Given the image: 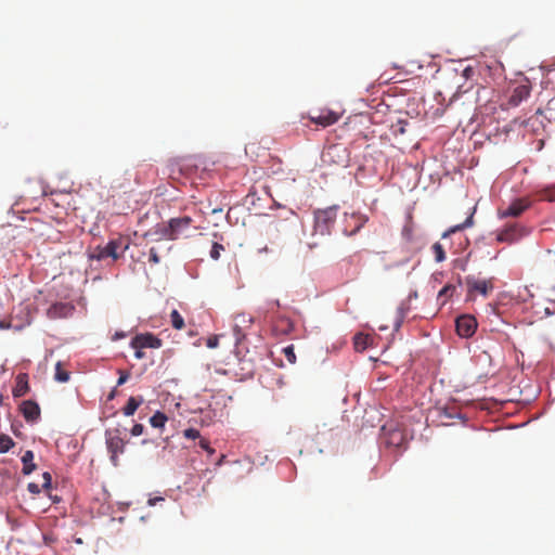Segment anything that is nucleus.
<instances>
[{
	"label": "nucleus",
	"instance_id": "nucleus-1",
	"mask_svg": "<svg viewBox=\"0 0 555 555\" xmlns=\"http://www.w3.org/2000/svg\"><path fill=\"white\" fill-rule=\"evenodd\" d=\"M129 246V237L119 235L118 237L111 240L105 246H96L89 254V259L101 261L106 258H112L114 261H116L124 257Z\"/></svg>",
	"mask_w": 555,
	"mask_h": 555
},
{
	"label": "nucleus",
	"instance_id": "nucleus-2",
	"mask_svg": "<svg viewBox=\"0 0 555 555\" xmlns=\"http://www.w3.org/2000/svg\"><path fill=\"white\" fill-rule=\"evenodd\" d=\"M337 209L328 207L326 209H319L314 212V234L328 235L335 223Z\"/></svg>",
	"mask_w": 555,
	"mask_h": 555
},
{
	"label": "nucleus",
	"instance_id": "nucleus-3",
	"mask_svg": "<svg viewBox=\"0 0 555 555\" xmlns=\"http://www.w3.org/2000/svg\"><path fill=\"white\" fill-rule=\"evenodd\" d=\"M105 440L111 462L114 466H118V455L124 453L126 442L120 437L119 430L106 431Z\"/></svg>",
	"mask_w": 555,
	"mask_h": 555
},
{
	"label": "nucleus",
	"instance_id": "nucleus-4",
	"mask_svg": "<svg viewBox=\"0 0 555 555\" xmlns=\"http://www.w3.org/2000/svg\"><path fill=\"white\" fill-rule=\"evenodd\" d=\"M526 235V230L524 227L519 225L517 222H513L507 224L503 230H501L498 235L496 240L499 242L503 243H514L517 242L519 238Z\"/></svg>",
	"mask_w": 555,
	"mask_h": 555
},
{
	"label": "nucleus",
	"instance_id": "nucleus-5",
	"mask_svg": "<svg viewBox=\"0 0 555 555\" xmlns=\"http://www.w3.org/2000/svg\"><path fill=\"white\" fill-rule=\"evenodd\" d=\"M339 118L340 114L328 108H322L319 109L317 114L309 115V119L311 122L320 125L324 128L336 124L339 120Z\"/></svg>",
	"mask_w": 555,
	"mask_h": 555
},
{
	"label": "nucleus",
	"instance_id": "nucleus-6",
	"mask_svg": "<svg viewBox=\"0 0 555 555\" xmlns=\"http://www.w3.org/2000/svg\"><path fill=\"white\" fill-rule=\"evenodd\" d=\"M456 332L461 337H472L477 330V321L473 315L464 314L456 319Z\"/></svg>",
	"mask_w": 555,
	"mask_h": 555
},
{
	"label": "nucleus",
	"instance_id": "nucleus-7",
	"mask_svg": "<svg viewBox=\"0 0 555 555\" xmlns=\"http://www.w3.org/2000/svg\"><path fill=\"white\" fill-rule=\"evenodd\" d=\"M130 345L133 349H157L162 347V339L152 333L139 334L132 338Z\"/></svg>",
	"mask_w": 555,
	"mask_h": 555
},
{
	"label": "nucleus",
	"instance_id": "nucleus-8",
	"mask_svg": "<svg viewBox=\"0 0 555 555\" xmlns=\"http://www.w3.org/2000/svg\"><path fill=\"white\" fill-rule=\"evenodd\" d=\"M75 307L70 302H55L47 310L50 320L66 319L73 315Z\"/></svg>",
	"mask_w": 555,
	"mask_h": 555
},
{
	"label": "nucleus",
	"instance_id": "nucleus-9",
	"mask_svg": "<svg viewBox=\"0 0 555 555\" xmlns=\"http://www.w3.org/2000/svg\"><path fill=\"white\" fill-rule=\"evenodd\" d=\"M143 237L150 240L151 242H159L162 240H170L172 238V233L170 232L168 223H158L149 231L143 234Z\"/></svg>",
	"mask_w": 555,
	"mask_h": 555
},
{
	"label": "nucleus",
	"instance_id": "nucleus-10",
	"mask_svg": "<svg viewBox=\"0 0 555 555\" xmlns=\"http://www.w3.org/2000/svg\"><path fill=\"white\" fill-rule=\"evenodd\" d=\"M465 283L467 285L469 294L479 293L482 296L487 297L489 292H491L493 289V285H492L491 281L479 280L473 275L466 276Z\"/></svg>",
	"mask_w": 555,
	"mask_h": 555
},
{
	"label": "nucleus",
	"instance_id": "nucleus-11",
	"mask_svg": "<svg viewBox=\"0 0 555 555\" xmlns=\"http://www.w3.org/2000/svg\"><path fill=\"white\" fill-rule=\"evenodd\" d=\"M529 201L525 198H518L512 202L507 208L500 209L499 215L501 218L518 217L529 207Z\"/></svg>",
	"mask_w": 555,
	"mask_h": 555
},
{
	"label": "nucleus",
	"instance_id": "nucleus-12",
	"mask_svg": "<svg viewBox=\"0 0 555 555\" xmlns=\"http://www.w3.org/2000/svg\"><path fill=\"white\" fill-rule=\"evenodd\" d=\"M192 218L188 216L170 219L168 225L173 241L179 238L190 228Z\"/></svg>",
	"mask_w": 555,
	"mask_h": 555
},
{
	"label": "nucleus",
	"instance_id": "nucleus-13",
	"mask_svg": "<svg viewBox=\"0 0 555 555\" xmlns=\"http://www.w3.org/2000/svg\"><path fill=\"white\" fill-rule=\"evenodd\" d=\"M20 411L28 423H35L40 417V408L33 400L23 401L20 405Z\"/></svg>",
	"mask_w": 555,
	"mask_h": 555
},
{
	"label": "nucleus",
	"instance_id": "nucleus-14",
	"mask_svg": "<svg viewBox=\"0 0 555 555\" xmlns=\"http://www.w3.org/2000/svg\"><path fill=\"white\" fill-rule=\"evenodd\" d=\"M530 92H531V87L528 81L525 83L517 85L513 89L511 96L508 99L509 105L518 106L522 101L528 99V96L530 95Z\"/></svg>",
	"mask_w": 555,
	"mask_h": 555
},
{
	"label": "nucleus",
	"instance_id": "nucleus-15",
	"mask_svg": "<svg viewBox=\"0 0 555 555\" xmlns=\"http://www.w3.org/2000/svg\"><path fill=\"white\" fill-rule=\"evenodd\" d=\"M29 390L28 376L25 373H21L16 376L15 386L13 388V396L20 398L25 396Z\"/></svg>",
	"mask_w": 555,
	"mask_h": 555
},
{
	"label": "nucleus",
	"instance_id": "nucleus-16",
	"mask_svg": "<svg viewBox=\"0 0 555 555\" xmlns=\"http://www.w3.org/2000/svg\"><path fill=\"white\" fill-rule=\"evenodd\" d=\"M142 397H130L126 403V405L122 408V413L126 416H131L135 413L138 408L143 403Z\"/></svg>",
	"mask_w": 555,
	"mask_h": 555
},
{
	"label": "nucleus",
	"instance_id": "nucleus-17",
	"mask_svg": "<svg viewBox=\"0 0 555 555\" xmlns=\"http://www.w3.org/2000/svg\"><path fill=\"white\" fill-rule=\"evenodd\" d=\"M456 287L453 284L443 286L437 296V301L440 306H444L448 300L454 295Z\"/></svg>",
	"mask_w": 555,
	"mask_h": 555
},
{
	"label": "nucleus",
	"instance_id": "nucleus-18",
	"mask_svg": "<svg viewBox=\"0 0 555 555\" xmlns=\"http://www.w3.org/2000/svg\"><path fill=\"white\" fill-rule=\"evenodd\" d=\"M274 330L283 335H288L294 330V323L291 319L283 317L278 320Z\"/></svg>",
	"mask_w": 555,
	"mask_h": 555
},
{
	"label": "nucleus",
	"instance_id": "nucleus-19",
	"mask_svg": "<svg viewBox=\"0 0 555 555\" xmlns=\"http://www.w3.org/2000/svg\"><path fill=\"white\" fill-rule=\"evenodd\" d=\"M372 340H373V338L367 334H363V333L357 334L353 337V344H354L356 350H358V351L365 350L371 345Z\"/></svg>",
	"mask_w": 555,
	"mask_h": 555
},
{
	"label": "nucleus",
	"instance_id": "nucleus-20",
	"mask_svg": "<svg viewBox=\"0 0 555 555\" xmlns=\"http://www.w3.org/2000/svg\"><path fill=\"white\" fill-rule=\"evenodd\" d=\"M23 463V474L29 475L36 469V465L34 464V453L33 451H26L22 456Z\"/></svg>",
	"mask_w": 555,
	"mask_h": 555
},
{
	"label": "nucleus",
	"instance_id": "nucleus-21",
	"mask_svg": "<svg viewBox=\"0 0 555 555\" xmlns=\"http://www.w3.org/2000/svg\"><path fill=\"white\" fill-rule=\"evenodd\" d=\"M54 378L60 383H67L70 378V373L63 369V364L60 361L55 364Z\"/></svg>",
	"mask_w": 555,
	"mask_h": 555
},
{
	"label": "nucleus",
	"instance_id": "nucleus-22",
	"mask_svg": "<svg viewBox=\"0 0 555 555\" xmlns=\"http://www.w3.org/2000/svg\"><path fill=\"white\" fill-rule=\"evenodd\" d=\"M171 325L176 330H182L184 327V319L178 312V310H172L170 313Z\"/></svg>",
	"mask_w": 555,
	"mask_h": 555
},
{
	"label": "nucleus",
	"instance_id": "nucleus-23",
	"mask_svg": "<svg viewBox=\"0 0 555 555\" xmlns=\"http://www.w3.org/2000/svg\"><path fill=\"white\" fill-rule=\"evenodd\" d=\"M167 416L162 413V412H156L151 418H150V424L155 427V428H159V427H164L166 422H167Z\"/></svg>",
	"mask_w": 555,
	"mask_h": 555
},
{
	"label": "nucleus",
	"instance_id": "nucleus-24",
	"mask_svg": "<svg viewBox=\"0 0 555 555\" xmlns=\"http://www.w3.org/2000/svg\"><path fill=\"white\" fill-rule=\"evenodd\" d=\"M473 224V216H469L463 223L461 224H457V225H454L452 228H450L444 234H443V237L448 236L449 234L451 233H455L457 231H462L464 230L465 228H468Z\"/></svg>",
	"mask_w": 555,
	"mask_h": 555
},
{
	"label": "nucleus",
	"instance_id": "nucleus-25",
	"mask_svg": "<svg viewBox=\"0 0 555 555\" xmlns=\"http://www.w3.org/2000/svg\"><path fill=\"white\" fill-rule=\"evenodd\" d=\"M14 446V441L8 435L0 436V453L8 452Z\"/></svg>",
	"mask_w": 555,
	"mask_h": 555
},
{
	"label": "nucleus",
	"instance_id": "nucleus-26",
	"mask_svg": "<svg viewBox=\"0 0 555 555\" xmlns=\"http://www.w3.org/2000/svg\"><path fill=\"white\" fill-rule=\"evenodd\" d=\"M433 249V253H434V256H435V260L437 262H442L444 259H446V253H444V249L442 247V245L440 243H435L431 247Z\"/></svg>",
	"mask_w": 555,
	"mask_h": 555
},
{
	"label": "nucleus",
	"instance_id": "nucleus-27",
	"mask_svg": "<svg viewBox=\"0 0 555 555\" xmlns=\"http://www.w3.org/2000/svg\"><path fill=\"white\" fill-rule=\"evenodd\" d=\"M282 352L284 353L285 359L288 361V363H291V364L296 363V354H295L293 345H289V346L283 348Z\"/></svg>",
	"mask_w": 555,
	"mask_h": 555
},
{
	"label": "nucleus",
	"instance_id": "nucleus-28",
	"mask_svg": "<svg viewBox=\"0 0 555 555\" xmlns=\"http://www.w3.org/2000/svg\"><path fill=\"white\" fill-rule=\"evenodd\" d=\"M223 250H224L223 245H221L219 243H214L211 246V249H210V257L214 260H218L220 258L221 251H223Z\"/></svg>",
	"mask_w": 555,
	"mask_h": 555
},
{
	"label": "nucleus",
	"instance_id": "nucleus-29",
	"mask_svg": "<svg viewBox=\"0 0 555 555\" xmlns=\"http://www.w3.org/2000/svg\"><path fill=\"white\" fill-rule=\"evenodd\" d=\"M183 437L186 439L195 440L197 438H201V434L195 428H186L183 430Z\"/></svg>",
	"mask_w": 555,
	"mask_h": 555
},
{
	"label": "nucleus",
	"instance_id": "nucleus-30",
	"mask_svg": "<svg viewBox=\"0 0 555 555\" xmlns=\"http://www.w3.org/2000/svg\"><path fill=\"white\" fill-rule=\"evenodd\" d=\"M546 112L548 113V119H555V96L547 102Z\"/></svg>",
	"mask_w": 555,
	"mask_h": 555
},
{
	"label": "nucleus",
	"instance_id": "nucleus-31",
	"mask_svg": "<svg viewBox=\"0 0 555 555\" xmlns=\"http://www.w3.org/2000/svg\"><path fill=\"white\" fill-rule=\"evenodd\" d=\"M439 416L442 420L443 418L452 420L456 416V413L449 412V410L447 408H443V409H439Z\"/></svg>",
	"mask_w": 555,
	"mask_h": 555
},
{
	"label": "nucleus",
	"instance_id": "nucleus-32",
	"mask_svg": "<svg viewBox=\"0 0 555 555\" xmlns=\"http://www.w3.org/2000/svg\"><path fill=\"white\" fill-rule=\"evenodd\" d=\"M149 261H150L151 263H154V264H157V263H159V261H160L159 256H158V254H157V250H156V248H154V247H152V248L150 249V257H149Z\"/></svg>",
	"mask_w": 555,
	"mask_h": 555
},
{
	"label": "nucleus",
	"instance_id": "nucleus-33",
	"mask_svg": "<svg viewBox=\"0 0 555 555\" xmlns=\"http://www.w3.org/2000/svg\"><path fill=\"white\" fill-rule=\"evenodd\" d=\"M544 198L550 202H555V186L545 190Z\"/></svg>",
	"mask_w": 555,
	"mask_h": 555
},
{
	"label": "nucleus",
	"instance_id": "nucleus-34",
	"mask_svg": "<svg viewBox=\"0 0 555 555\" xmlns=\"http://www.w3.org/2000/svg\"><path fill=\"white\" fill-rule=\"evenodd\" d=\"M144 431V426L142 424H134L131 428L132 436H140Z\"/></svg>",
	"mask_w": 555,
	"mask_h": 555
},
{
	"label": "nucleus",
	"instance_id": "nucleus-35",
	"mask_svg": "<svg viewBox=\"0 0 555 555\" xmlns=\"http://www.w3.org/2000/svg\"><path fill=\"white\" fill-rule=\"evenodd\" d=\"M391 443H395L396 446H400L401 441H402V435L400 431H393L391 434Z\"/></svg>",
	"mask_w": 555,
	"mask_h": 555
},
{
	"label": "nucleus",
	"instance_id": "nucleus-36",
	"mask_svg": "<svg viewBox=\"0 0 555 555\" xmlns=\"http://www.w3.org/2000/svg\"><path fill=\"white\" fill-rule=\"evenodd\" d=\"M42 477H43L42 488L43 489H49L51 487V481H52L51 474L46 472V473H43Z\"/></svg>",
	"mask_w": 555,
	"mask_h": 555
},
{
	"label": "nucleus",
	"instance_id": "nucleus-37",
	"mask_svg": "<svg viewBox=\"0 0 555 555\" xmlns=\"http://www.w3.org/2000/svg\"><path fill=\"white\" fill-rule=\"evenodd\" d=\"M119 374L120 375H119V378L117 380V385L121 386V385H124L128 380L130 374L128 372H126V371H119Z\"/></svg>",
	"mask_w": 555,
	"mask_h": 555
},
{
	"label": "nucleus",
	"instance_id": "nucleus-38",
	"mask_svg": "<svg viewBox=\"0 0 555 555\" xmlns=\"http://www.w3.org/2000/svg\"><path fill=\"white\" fill-rule=\"evenodd\" d=\"M27 489L33 494H38L41 491V488L39 487V485H37L35 482L28 483Z\"/></svg>",
	"mask_w": 555,
	"mask_h": 555
},
{
	"label": "nucleus",
	"instance_id": "nucleus-39",
	"mask_svg": "<svg viewBox=\"0 0 555 555\" xmlns=\"http://www.w3.org/2000/svg\"><path fill=\"white\" fill-rule=\"evenodd\" d=\"M219 338L218 336H211L207 339V347L208 348H216L218 346Z\"/></svg>",
	"mask_w": 555,
	"mask_h": 555
},
{
	"label": "nucleus",
	"instance_id": "nucleus-40",
	"mask_svg": "<svg viewBox=\"0 0 555 555\" xmlns=\"http://www.w3.org/2000/svg\"><path fill=\"white\" fill-rule=\"evenodd\" d=\"M199 447L203 449V450H206V449H209V441L205 438H199V442H198Z\"/></svg>",
	"mask_w": 555,
	"mask_h": 555
},
{
	"label": "nucleus",
	"instance_id": "nucleus-41",
	"mask_svg": "<svg viewBox=\"0 0 555 555\" xmlns=\"http://www.w3.org/2000/svg\"><path fill=\"white\" fill-rule=\"evenodd\" d=\"M134 357L140 360L145 357V353L142 351V349H135Z\"/></svg>",
	"mask_w": 555,
	"mask_h": 555
},
{
	"label": "nucleus",
	"instance_id": "nucleus-42",
	"mask_svg": "<svg viewBox=\"0 0 555 555\" xmlns=\"http://www.w3.org/2000/svg\"><path fill=\"white\" fill-rule=\"evenodd\" d=\"M164 499L160 496L153 498L149 500V505L154 506L157 502L163 501Z\"/></svg>",
	"mask_w": 555,
	"mask_h": 555
},
{
	"label": "nucleus",
	"instance_id": "nucleus-43",
	"mask_svg": "<svg viewBox=\"0 0 555 555\" xmlns=\"http://www.w3.org/2000/svg\"><path fill=\"white\" fill-rule=\"evenodd\" d=\"M339 150H340L339 145H333V146L328 147L327 154L337 153V152H339Z\"/></svg>",
	"mask_w": 555,
	"mask_h": 555
},
{
	"label": "nucleus",
	"instance_id": "nucleus-44",
	"mask_svg": "<svg viewBox=\"0 0 555 555\" xmlns=\"http://www.w3.org/2000/svg\"><path fill=\"white\" fill-rule=\"evenodd\" d=\"M205 451L210 455L215 453V449H212L210 446L209 449H206Z\"/></svg>",
	"mask_w": 555,
	"mask_h": 555
},
{
	"label": "nucleus",
	"instance_id": "nucleus-45",
	"mask_svg": "<svg viewBox=\"0 0 555 555\" xmlns=\"http://www.w3.org/2000/svg\"><path fill=\"white\" fill-rule=\"evenodd\" d=\"M472 73V68H465L464 69V76L468 77V74Z\"/></svg>",
	"mask_w": 555,
	"mask_h": 555
},
{
	"label": "nucleus",
	"instance_id": "nucleus-46",
	"mask_svg": "<svg viewBox=\"0 0 555 555\" xmlns=\"http://www.w3.org/2000/svg\"><path fill=\"white\" fill-rule=\"evenodd\" d=\"M363 225V222H361L350 234H354L357 231L360 230V228Z\"/></svg>",
	"mask_w": 555,
	"mask_h": 555
},
{
	"label": "nucleus",
	"instance_id": "nucleus-47",
	"mask_svg": "<svg viewBox=\"0 0 555 555\" xmlns=\"http://www.w3.org/2000/svg\"><path fill=\"white\" fill-rule=\"evenodd\" d=\"M272 304H273V305H275L276 307H279V306H280L279 300H275V301H273Z\"/></svg>",
	"mask_w": 555,
	"mask_h": 555
},
{
	"label": "nucleus",
	"instance_id": "nucleus-48",
	"mask_svg": "<svg viewBox=\"0 0 555 555\" xmlns=\"http://www.w3.org/2000/svg\"><path fill=\"white\" fill-rule=\"evenodd\" d=\"M410 297H417V293L415 292L414 294L410 295Z\"/></svg>",
	"mask_w": 555,
	"mask_h": 555
},
{
	"label": "nucleus",
	"instance_id": "nucleus-49",
	"mask_svg": "<svg viewBox=\"0 0 555 555\" xmlns=\"http://www.w3.org/2000/svg\"><path fill=\"white\" fill-rule=\"evenodd\" d=\"M109 399H113L114 398V392H112L109 396H108Z\"/></svg>",
	"mask_w": 555,
	"mask_h": 555
},
{
	"label": "nucleus",
	"instance_id": "nucleus-50",
	"mask_svg": "<svg viewBox=\"0 0 555 555\" xmlns=\"http://www.w3.org/2000/svg\"><path fill=\"white\" fill-rule=\"evenodd\" d=\"M537 114H542V109H541V108H539V109L537 111Z\"/></svg>",
	"mask_w": 555,
	"mask_h": 555
},
{
	"label": "nucleus",
	"instance_id": "nucleus-51",
	"mask_svg": "<svg viewBox=\"0 0 555 555\" xmlns=\"http://www.w3.org/2000/svg\"><path fill=\"white\" fill-rule=\"evenodd\" d=\"M2 403V397H0V404Z\"/></svg>",
	"mask_w": 555,
	"mask_h": 555
}]
</instances>
